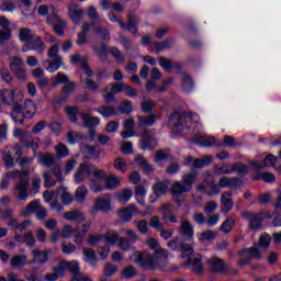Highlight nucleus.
<instances>
[{
	"label": "nucleus",
	"mask_w": 281,
	"mask_h": 281,
	"mask_svg": "<svg viewBox=\"0 0 281 281\" xmlns=\"http://www.w3.org/2000/svg\"><path fill=\"white\" fill-rule=\"evenodd\" d=\"M180 237H176L168 241L167 246L172 251H180L181 258H187L182 262L183 267H189L193 273L200 276L203 273V257L200 254L194 255V249L192 248V243L194 241V226L188 220H182L179 227Z\"/></svg>",
	"instance_id": "nucleus-1"
},
{
	"label": "nucleus",
	"mask_w": 281,
	"mask_h": 281,
	"mask_svg": "<svg viewBox=\"0 0 281 281\" xmlns=\"http://www.w3.org/2000/svg\"><path fill=\"white\" fill-rule=\"evenodd\" d=\"M146 245L149 249L155 250L154 255L144 254L142 251H135L130 260L139 265L142 269H147L148 271H155V269H159L161 265L166 260H168V250L164 248H159V241L155 238H150L146 240Z\"/></svg>",
	"instance_id": "nucleus-2"
},
{
	"label": "nucleus",
	"mask_w": 281,
	"mask_h": 281,
	"mask_svg": "<svg viewBox=\"0 0 281 281\" xmlns=\"http://www.w3.org/2000/svg\"><path fill=\"white\" fill-rule=\"evenodd\" d=\"M245 186L243 183V178H221L220 183H216L214 177H206L203 180V184L198 187L200 192L204 190L207 191L209 196H218L221 194V188H231V190H236L237 188H241Z\"/></svg>",
	"instance_id": "nucleus-3"
},
{
	"label": "nucleus",
	"mask_w": 281,
	"mask_h": 281,
	"mask_svg": "<svg viewBox=\"0 0 281 281\" xmlns=\"http://www.w3.org/2000/svg\"><path fill=\"white\" fill-rule=\"evenodd\" d=\"M65 271H69L72 276V280H76L80 273V263L78 261H60L57 267L53 268V273L46 276L47 281H56L65 276Z\"/></svg>",
	"instance_id": "nucleus-4"
},
{
	"label": "nucleus",
	"mask_w": 281,
	"mask_h": 281,
	"mask_svg": "<svg viewBox=\"0 0 281 281\" xmlns=\"http://www.w3.org/2000/svg\"><path fill=\"white\" fill-rule=\"evenodd\" d=\"M66 115L72 124L78 122V116L81 117L85 128H95L100 126V117L91 116L88 113L80 112L78 106L66 108Z\"/></svg>",
	"instance_id": "nucleus-5"
},
{
	"label": "nucleus",
	"mask_w": 281,
	"mask_h": 281,
	"mask_svg": "<svg viewBox=\"0 0 281 281\" xmlns=\"http://www.w3.org/2000/svg\"><path fill=\"white\" fill-rule=\"evenodd\" d=\"M192 124V115H188L180 111H175L169 115V126L176 133L188 131Z\"/></svg>",
	"instance_id": "nucleus-6"
},
{
	"label": "nucleus",
	"mask_w": 281,
	"mask_h": 281,
	"mask_svg": "<svg viewBox=\"0 0 281 281\" xmlns=\"http://www.w3.org/2000/svg\"><path fill=\"white\" fill-rule=\"evenodd\" d=\"M14 181V195L20 199V201H27L30 193L27 192L30 188V178L27 177H15Z\"/></svg>",
	"instance_id": "nucleus-7"
},
{
	"label": "nucleus",
	"mask_w": 281,
	"mask_h": 281,
	"mask_svg": "<svg viewBox=\"0 0 281 281\" xmlns=\"http://www.w3.org/2000/svg\"><path fill=\"white\" fill-rule=\"evenodd\" d=\"M240 260L238 261V267H247L251 260H261L262 255L260 250L256 247L244 248L239 251Z\"/></svg>",
	"instance_id": "nucleus-8"
},
{
	"label": "nucleus",
	"mask_w": 281,
	"mask_h": 281,
	"mask_svg": "<svg viewBox=\"0 0 281 281\" xmlns=\"http://www.w3.org/2000/svg\"><path fill=\"white\" fill-rule=\"evenodd\" d=\"M34 115H36V104L30 99L24 102V114L11 113V117L15 124H23L25 117L31 120Z\"/></svg>",
	"instance_id": "nucleus-9"
},
{
	"label": "nucleus",
	"mask_w": 281,
	"mask_h": 281,
	"mask_svg": "<svg viewBox=\"0 0 281 281\" xmlns=\"http://www.w3.org/2000/svg\"><path fill=\"white\" fill-rule=\"evenodd\" d=\"M10 69L19 80L27 79V70H25V63L23 58L13 56L10 58Z\"/></svg>",
	"instance_id": "nucleus-10"
},
{
	"label": "nucleus",
	"mask_w": 281,
	"mask_h": 281,
	"mask_svg": "<svg viewBox=\"0 0 281 281\" xmlns=\"http://www.w3.org/2000/svg\"><path fill=\"white\" fill-rule=\"evenodd\" d=\"M192 183H194V177H187L182 181H176L170 189L173 199L175 196H181V194L190 192L192 190Z\"/></svg>",
	"instance_id": "nucleus-11"
},
{
	"label": "nucleus",
	"mask_w": 281,
	"mask_h": 281,
	"mask_svg": "<svg viewBox=\"0 0 281 281\" xmlns=\"http://www.w3.org/2000/svg\"><path fill=\"white\" fill-rule=\"evenodd\" d=\"M138 146L140 150H153L157 146V138L155 137V130L145 128L140 136Z\"/></svg>",
	"instance_id": "nucleus-12"
},
{
	"label": "nucleus",
	"mask_w": 281,
	"mask_h": 281,
	"mask_svg": "<svg viewBox=\"0 0 281 281\" xmlns=\"http://www.w3.org/2000/svg\"><path fill=\"white\" fill-rule=\"evenodd\" d=\"M106 177V173L102 169H97L93 165L89 162H82L79 165L75 177Z\"/></svg>",
	"instance_id": "nucleus-13"
},
{
	"label": "nucleus",
	"mask_w": 281,
	"mask_h": 281,
	"mask_svg": "<svg viewBox=\"0 0 281 281\" xmlns=\"http://www.w3.org/2000/svg\"><path fill=\"white\" fill-rule=\"evenodd\" d=\"M38 164L41 166H46V168H54V176L55 177H63V171L60 170V166L56 165V157L49 153L40 154L37 156Z\"/></svg>",
	"instance_id": "nucleus-14"
},
{
	"label": "nucleus",
	"mask_w": 281,
	"mask_h": 281,
	"mask_svg": "<svg viewBox=\"0 0 281 281\" xmlns=\"http://www.w3.org/2000/svg\"><path fill=\"white\" fill-rule=\"evenodd\" d=\"M245 221H248L250 229L257 231L262 229V214L261 213H252L249 211H245L241 214Z\"/></svg>",
	"instance_id": "nucleus-15"
},
{
	"label": "nucleus",
	"mask_w": 281,
	"mask_h": 281,
	"mask_svg": "<svg viewBox=\"0 0 281 281\" xmlns=\"http://www.w3.org/2000/svg\"><path fill=\"white\" fill-rule=\"evenodd\" d=\"M47 49V44L43 41V37L34 35L27 47H23L22 52H36L37 54H44Z\"/></svg>",
	"instance_id": "nucleus-16"
},
{
	"label": "nucleus",
	"mask_w": 281,
	"mask_h": 281,
	"mask_svg": "<svg viewBox=\"0 0 281 281\" xmlns=\"http://www.w3.org/2000/svg\"><path fill=\"white\" fill-rule=\"evenodd\" d=\"M206 266L209 267V271L212 273H226L227 272V263L218 257H212L206 260Z\"/></svg>",
	"instance_id": "nucleus-17"
},
{
	"label": "nucleus",
	"mask_w": 281,
	"mask_h": 281,
	"mask_svg": "<svg viewBox=\"0 0 281 281\" xmlns=\"http://www.w3.org/2000/svg\"><path fill=\"white\" fill-rule=\"evenodd\" d=\"M47 23H53V30L55 32V34H57L58 36H64L65 35V26L67 25V23L63 20H60V18L56 14H52L47 16Z\"/></svg>",
	"instance_id": "nucleus-18"
},
{
	"label": "nucleus",
	"mask_w": 281,
	"mask_h": 281,
	"mask_svg": "<svg viewBox=\"0 0 281 281\" xmlns=\"http://www.w3.org/2000/svg\"><path fill=\"white\" fill-rule=\"evenodd\" d=\"M157 114L151 113L149 115H136L137 128H150L157 123Z\"/></svg>",
	"instance_id": "nucleus-19"
},
{
	"label": "nucleus",
	"mask_w": 281,
	"mask_h": 281,
	"mask_svg": "<svg viewBox=\"0 0 281 281\" xmlns=\"http://www.w3.org/2000/svg\"><path fill=\"white\" fill-rule=\"evenodd\" d=\"M18 164L21 166V171H15L14 172V177H27L29 175H31V168H30V164H32V161H34V158L31 157H24L21 159H16Z\"/></svg>",
	"instance_id": "nucleus-20"
},
{
	"label": "nucleus",
	"mask_w": 281,
	"mask_h": 281,
	"mask_svg": "<svg viewBox=\"0 0 281 281\" xmlns=\"http://www.w3.org/2000/svg\"><path fill=\"white\" fill-rule=\"evenodd\" d=\"M232 192H224L221 198V213L227 216L232 210H234V200L232 199Z\"/></svg>",
	"instance_id": "nucleus-21"
},
{
	"label": "nucleus",
	"mask_w": 281,
	"mask_h": 281,
	"mask_svg": "<svg viewBox=\"0 0 281 281\" xmlns=\"http://www.w3.org/2000/svg\"><path fill=\"white\" fill-rule=\"evenodd\" d=\"M26 212H35L38 221H45L47 218V210L41 206V202L33 201L27 204Z\"/></svg>",
	"instance_id": "nucleus-22"
},
{
	"label": "nucleus",
	"mask_w": 281,
	"mask_h": 281,
	"mask_svg": "<svg viewBox=\"0 0 281 281\" xmlns=\"http://www.w3.org/2000/svg\"><path fill=\"white\" fill-rule=\"evenodd\" d=\"M0 100L2 104L12 106V104H16V92L13 89H4L0 91Z\"/></svg>",
	"instance_id": "nucleus-23"
},
{
	"label": "nucleus",
	"mask_w": 281,
	"mask_h": 281,
	"mask_svg": "<svg viewBox=\"0 0 281 281\" xmlns=\"http://www.w3.org/2000/svg\"><path fill=\"white\" fill-rule=\"evenodd\" d=\"M63 65H65V63L63 61V57L46 59L43 63L44 69H46V71H48L49 74L58 71V69L61 68Z\"/></svg>",
	"instance_id": "nucleus-24"
},
{
	"label": "nucleus",
	"mask_w": 281,
	"mask_h": 281,
	"mask_svg": "<svg viewBox=\"0 0 281 281\" xmlns=\"http://www.w3.org/2000/svg\"><path fill=\"white\" fill-rule=\"evenodd\" d=\"M68 14L75 25H78L82 21L85 10L80 9L78 4H70L68 7Z\"/></svg>",
	"instance_id": "nucleus-25"
},
{
	"label": "nucleus",
	"mask_w": 281,
	"mask_h": 281,
	"mask_svg": "<svg viewBox=\"0 0 281 281\" xmlns=\"http://www.w3.org/2000/svg\"><path fill=\"white\" fill-rule=\"evenodd\" d=\"M89 229H91V222H87L76 228V235H75V243L76 245H82V240H85V236L89 233Z\"/></svg>",
	"instance_id": "nucleus-26"
},
{
	"label": "nucleus",
	"mask_w": 281,
	"mask_h": 281,
	"mask_svg": "<svg viewBox=\"0 0 281 281\" xmlns=\"http://www.w3.org/2000/svg\"><path fill=\"white\" fill-rule=\"evenodd\" d=\"M97 212H103L104 214L111 212V201L106 199H99L95 201V205L91 210V214Z\"/></svg>",
	"instance_id": "nucleus-27"
},
{
	"label": "nucleus",
	"mask_w": 281,
	"mask_h": 281,
	"mask_svg": "<svg viewBox=\"0 0 281 281\" xmlns=\"http://www.w3.org/2000/svg\"><path fill=\"white\" fill-rule=\"evenodd\" d=\"M192 142L198 144V146H203L205 148H209L210 146H216V144H218L214 136H194Z\"/></svg>",
	"instance_id": "nucleus-28"
},
{
	"label": "nucleus",
	"mask_w": 281,
	"mask_h": 281,
	"mask_svg": "<svg viewBox=\"0 0 281 281\" xmlns=\"http://www.w3.org/2000/svg\"><path fill=\"white\" fill-rule=\"evenodd\" d=\"M134 214H137V205L135 204L128 205L127 207L119 211V216L125 223H128L133 218Z\"/></svg>",
	"instance_id": "nucleus-29"
},
{
	"label": "nucleus",
	"mask_w": 281,
	"mask_h": 281,
	"mask_svg": "<svg viewBox=\"0 0 281 281\" xmlns=\"http://www.w3.org/2000/svg\"><path fill=\"white\" fill-rule=\"evenodd\" d=\"M170 188V181H165V182H157L153 186L154 194L159 198L164 196L166 192H168V189Z\"/></svg>",
	"instance_id": "nucleus-30"
},
{
	"label": "nucleus",
	"mask_w": 281,
	"mask_h": 281,
	"mask_svg": "<svg viewBox=\"0 0 281 281\" xmlns=\"http://www.w3.org/2000/svg\"><path fill=\"white\" fill-rule=\"evenodd\" d=\"M27 265V257L25 255H15L11 258V267L13 269H23Z\"/></svg>",
	"instance_id": "nucleus-31"
},
{
	"label": "nucleus",
	"mask_w": 281,
	"mask_h": 281,
	"mask_svg": "<svg viewBox=\"0 0 281 281\" xmlns=\"http://www.w3.org/2000/svg\"><path fill=\"white\" fill-rule=\"evenodd\" d=\"M116 199L121 205H126V203L133 199V190L123 189L121 192L116 193Z\"/></svg>",
	"instance_id": "nucleus-32"
},
{
	"label": "nucleus",
	"mask_w": 281,
	"mask_h": 281,
	"mask_svg": "<svg viewBox=\"0 0 281 281\" xmlns=\"http://www.w3.org/2000/svg\"><path fill=\"white\" fill-rule=\"evenodd\" d=\"M64 218L66 221H78L79 223L87 221V217H85V214L80 211L66 212L64 213Z\"/></svg>",
	"instance_id": "nucleus-33"
},
{
	"label": "nucleus",
	"mask_w": 281,
	"mask_h": 281,
	"mask_svg": "<svg viewBox=\"0 0 281 281\" xmlns=\"http://www.w3.org/2000/svg\"><path fill=\"white\" fill-rule=\"evenodd\" d=\"M104 183L105 181L102 177L92 178L90 190L98 194V192H102V190H104Z\"/></svg>",
	"instance_id": "nucleus-34"
},
{
	"label": "nucleus",
	"mask_w": 281,
	"mask_h": 281,
	"mask_svg": "<svg viewBox=\"0 0 281 281\" xmlns=\"http://www.w3.org/2000/svg\"><path fill=\"white\" fill-rule=\"evenodd\" d=\"M154 47L156 52H164V49H170V47H175V38L170 37L165 40L164 42H155Z\"/></svg>",
	"instance_id": "nucleus-35"
},
{
	"label": "nucleus",
	"mask_w": 281,
	"mask_h": 281,
	"mask_svg": "<svg viewBox=\"0 0 281 281\" xmlns=\"http://www.w3.org/2000/svg\"><path fill=\"white\" fill-rule=\"evenodd\" d=\"M214 157L212 155H206L201 159H194L193 160V168L195 170H199L201 168H205V166H210V164L213 161Z\"/></svg>",
	"instance_id": "nucleus-36"
},
{
	"label": "nucleus",
	"mask_w": 281,
	"mask_h": 281,
	"mask_svg": "<svg viewBox=\"0 0 281 281\" xmlns=\"http://www.w3.org/2000/svg\"><path fill=\"white\" fill-rule=\"evenodd\" d=\"M83 256L86 262H89L92 267H95L98 262V255H95V250L91 248H83Z\"/></svg>",
	"instance_id": "nucleus-37"
},
{
	"label": "nucleus",
	"mask_w": 281,
	"mask_h": 281,
	"mask_svg": "<svg viewBox=\"0 0 281 281\" xmlns=\"http://www.w3.org/2000/svg\"><path fill=\"white\" fill-rule=\"evenodd\" d=\"M139 23V19L136 15L130 14L127 16L126 30L131 32V34H137V25Z\"/></svg>",
	"instance_id": "nucleus-38"
},
{
	"label": "nucleus",
	"mask_w": 281,
	"mask_h": 281,
	"mask_svg": "<svg viewBox=\"0 0 281 281\" xmlns=\"http://www.w3.org/2000/svg\"><path fill=\"white\" fill-rule=\"evenodd\" d=\"M34 33L27 27L20 29L19 38L21 43H30L34 38Z\"/></svg>",
	"instance_id": "nucleus-39"
},
{
	"label": "nucleus",
	"mask_w": 281,
	"mask_h": 281,
	"mask_svg": "<svg viewBox=\"0 0 281 281\" xmlns=\"http://www.w3.org/2000/svg\"><path fill=\"white\" fill-rule=\"evenodd\" d=\"M102 239L104 240L105 245H117L120 240V235H117L116 232L112 231L103 234Z\"/></svg>",
	"instance_id": "nucleus-40"
},
{
	"label": "nucleus",
	"mask_w": 281,
	"mask_h": 281,
	"mask_svg": "<svg viewBox=\"0 0 281 281\" xmlns=\"http://www.w3.org/2000/svg\"><path fill=\"white\" fill-rule=\"evenodd\" d=\"M97 113L102 115V117H113V115H117V112L115 111V108H113L111 105L100 106L97 110Z\"/></svg>",
	"instance_id": "nucleus-41"
},
{
	"label": "nucleus",
	"mask_w": 281,
	"mask_h": 281,
	"mask_svg": "<svg viewBox=\"0 0 281 281\" xmlns=\"http://www.w3.org/2000/svg\"><path fill=\"white\" fill-rule=\"evenodd\" d=\"M135 199L139 205H146V188L144 186L136 187Z\"/></svg>",
	"instance_id": "nucleus-42"
},
{
	"label": "nucleus",
	"mask_w": 281,
	"mask_h": 281,
	"mask_svg": "<svg viewBox=\"0 0 281 281\" xmlns=\"http://www.w3.org/2000/svg\"><path fill=\"white\" fill-rule=\"evenodd\" d=\"M88 192L89 191L87 190V187L85 186L78 187L75 192V201H77V203H85V201L87 200Z\"/></svg>",
	"instance_id": "nucleus-43"
},
{
	"label": "nucleus",
	"mask_w": 281,
	"mask_h": 281,
	"mask_svg": "<svg viewBox=\"0 0 281 281\" xmlns=\"http://www.w3.org/2000/svg\"><path fill=\"white\" fill-rule=\"evenodd\" d=\"M217 148H234L236 146V139L234 136L225 135L224 142H217L216 143Z\"/></svg>",
	"instance_id": "nucleus-44"
},
{
	"label": "nucleus",
	"mask_w": 281,
	"mask_h": 281,
	"mask_svg": "<svg viewBox=\"0 0 281 281\" xmlns=\"http://www.w3.org/2000/svg\"><path fill=\"white\" fill-rule=\"evenodd\" d=\"M2 160L4 161L5 168H14V157H12V151L8 147L2 151Z\"/></svg>",
	"instance_id": "nucleus-45"
},
{
	"label": "nucleus",
	"mask_w": 281,
	"mask_h": 281,
	"mask_svg": "<svg viewBox=\"0 0 281 281\" xmlns=\"http://www.w3.org/2000/svg\"><path fill=\"white\" fill-rule=\"evenodd\" d=\"M182 89L186 93H190L194 89V81H192V77L189 75H182Z\"/></svg>",
	"instance_id": "nucleus-46"
},
{
	"label": "nucleus",
	"mask_w": 281,
	"mask_h": 281,
	"mask_svg": "<svg viewBox=\"0 0 281 281\" xmlns=\"http://www.w3.org/2000/svg\"><path fill=\"white\" fill-rule=\"evenodd\" d=\"M236 225V221L232 217H227L221 225V232L224 234H229L232 229H234V226Z\"/></svg>",
	"instance_id": "nucleus-47"
},
{
	"label": "nucleus",
	"mask_w": 281,
	"mask_h": 281,
	"mask_svg": "<svg viewBox=\"0 0 281 281\" xmlns=\"http://www.w3.org/2000/svg\"><path fill=\"white\" fill-rule=\"evenodd\" d=\"M48 255L45 251L33 250V262H37L38 265H44L47 262Z\"/></svg>",
	"instance_id": "nucleus-48"
},
{
	"label": "nucleus",
	"mask_w": 281,
	"mask_h": 281,
	"mask_svg": "<svg viewBox=\"0 0 281 281\" xmlns=\"http://www.w3.org/2000/svg\"><path fill=\"white\" fill-rule=\"evenodd\" d=\"M59 190H61V203L64 205H71L74 203V196L67 191V188L60 187Z\"/></svg>",
	"instance_id": "nucleus-49"
},
{
	"label": "nucleus",
	"mask_w": 281,
	"mask_h": 281,
	"mask_svg": "<svg viewBox=\"0 0 281 281\" xmlns=\"http://www.w3.org/2000/svg\"><path fill=\"white\" fill-rule=\"evenodd\" d=\"M104 181L106 190H115V188L122 183V180L117 177H108Z\"/></svg>",
	"instance_id": "nucleus-50"
},
{
	"label": "nucleus",
	"mask_w": 281,
	"mask_h": 281,
	"mask_svg": "<svg viewBox=\"0 0 281 281\" xmlns=\"http://www.w3.org/2000/svg\"><path fill=\"white\" fill-rule=\"evenodd\" d=\"M155 110V101L150 99H144L140 103V111L143 113H151Z\"/></svg>",
	"instance_id": "nucleus-51"
},
{
	"label": "nucleus",
	"mask_w": 281,
	"mask_h": 281,
	"mask_svg": "<svg viewBox=\"0 0 281 281\" xmlns=\"http://www.w3.org/2000/svg\"><path fill=\"white\" fill-rule=\"evenodd\" d=\"M56 155L59 159H63L64 157L69 156V148H67V145L59 143L56 147Z\"/></svg>",
	"instance_id": "nucleus-52"
},
{
	"label": "nucleus",
	"mask_w": 281,
	"mask_h": 281,
	"mask_svg": "<svg viewBox=\"0 0 281 281\" xmlns=\"http://www.w3.org/2000/svg\"><path fill=\"white\" fill-rule=\"evenodd\" d=\"M166 159H170V153H168V149H160L155 154L154 161L156 164L166 161Z\"/></svg>",
	"instance_id": "nucleus-53"
},
{
	"label": "nucleus",
	"mask_w": 281,
	"mask_h": 281,
	"mask_svg": "<svg viewBox=\"0 0 281 281\" xmlns=\"http://www.w3.org/2000/svg\"><path fill=\"white\" fill-rule=\"evenodd\" d=\"M231 170L232 175H234V172H236V175H247L248 172L247 167L241 162L231 165Z\"/></svg>",
	"instance_id": "nucleus-54"
},
{
	"label": "nucleus",
	"mask_w": 281,
	"mask_h": 281,
	"mask_svg": "<svg viewBox=\"0 0 281 281\" xmlns=\"http://www.w3.org/2000/svg\"><path fill=\"white\" fill-rule=\"evenodd\" d=\"M68 144H77V142H81V139H85V135L78 134L74 131L68 132L67 134Z\"/></svg>",
	"instance_id": "nucleus-55"
},
{
	"label": "nucleus",
	"mask_w": 281,
	"mask_h": 281,
	"mask_svg": "<svg viewBox=\"0 0 281 281\" xmlns=\"http://www.w3.org/2000/svg\"><path fill=\"white\" fill-rule=\"evenodd\" d=\"M95 34L103 41H111V33H109V29H102V26H98L95 29Z\"/></svg>",
	"instance_id": "nucleus-56"
},
{
	"label": "nucleus",
	"mask_w": 281,
	"mask_h": 281,
	"mask_svg": "<svg viewBox=\"0 0 281 281\" xmlns=\"http://www.w3.org/2000/svg\"><path fill=\"white\" fill-rule=\"evenodd\" d=\"M63 183V181H65V178H54V177H45L44 178V186L45 188H54V186H56V183Z\"/></svg>",
	"instance_id": "nucleus-57"
},
{
	"label": "nucleus",
	"mask_w": 281,
	"mask_h": 281,
	"mask_svg": "<svg viewBox=\"0 0 281 281\" xmlns=\"http://www.w3.org/2000/svg\"><path fill=\"white\" fill-rule=\"evenodd\" d=\"M12 38V31L10 29H1L0 30V45H4L5 42Z\"/></svg>",
	"instance_id": "nucleus-58"
},
{
	"label": "nucleus",
	"mask_w": 281,
	"mask_h": 281,
	"mask_svg": "<svg viewBox=\"0 0 281 281\" xmlns=\"http://www.w3.org/2000/svg\"><path fill=\"white\" fill-rule=\"evenodd\" d=\"M216 175H232V165H217L215 167Z\"/></svg>",
	"instance_id": "nucleus-59"
},
{
	"label": "nucleus",
	"mask_w": 281,
	"mask_h": 281,
	"mask_svg": "<svg viewBox=\"0 0 281 281\" xmlns=\"http://www.w3.org/2000/svg\"><path fill=\"white\" fill-rule=\"evenodd\" d=\"M87 16L91 21H100V13H98V10L93 5H89L87 9Z\"/></svg>",
	"instance_id": "nucleus-60"
},
{
	"label": "nucleus",
	"mask_w": 281,
	"mask_h": 281,
	"mask_svg": "<svg viewBox=\"0 0 281 281\" xmlns=\"http://www.w3.org/2000/svg\"><path fill=\"white\" fill-rule=\"evenodd\" d=\"M102 235L100 234H92L88 236L87 243L90 247H95L98 243H102Z\"/></svg>",
	"instance_id": "nucleus-61"
},
{
	"label": "nucleus",
	"mask_w": 281,
	"mask_h": 281,
	"mask_svg": "<svg viewBox=\"0 0 281 281\" xmlns=\"http://www.w3.org/2000/svg\"><path fill=\"white\" fill-rule=\"evenodd\" d=\"M119 111L125 115L133 113V103L131 101H123L119 108Z\"/></svg>",
	"instance_id": "nucleus-62"
},
{
	"label": "nucleus",
	"mask_w": 281,
	"mask_h": 281,
	"mask_svg": "<svg viewBox=\"0 0 281 281\" xmlns=\"http://www.w3.org/2000/svg\"><path fill=\"white\" fill-rule=\"evenodd\" d=\"M135 276H137V270H135V268L133 266H128V267L124 268L123 278L125 280H132V278H135Z\"/></svg>",
	"instance_id": "nucleus-63"
},
{
	"label": "nucleus",
	"mask_w": 281,
	"mask_h": 281,
	"mask_svg": "<svg viewBox=\"0 0 281 281\" xmlns=\"http://www.w3.org/2000/svg\"><path fill=\"white\" fill-rule=\"evenodd\" d=\"M110 54H112L113 58H115L116 63H124L126 59L124 58V55L117 47H112L110 49Z\"/></svg>",
	"instance_id": "nucleus-64"
}]
</instances>
